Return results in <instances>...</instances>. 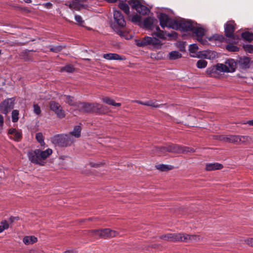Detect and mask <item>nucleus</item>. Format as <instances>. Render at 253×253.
Returning <instances> with one entry per match:
<instances>
[{
	"mask_svg": "<svg viewBox=\"0 0 253 253\" xmlns=\"http://www.w3.org/2000/svg\"><path fill=\"white\" fill-rule=\"evenodd\" d=\"M160 25L162 28L168 27L184 31H192L196 23L183 19L172 20L167 15L160 13L158 15Z\"/></svg>",
	"mask_w": 253,
	"mask_h": 253,
	"instance_id": "nucleus-1",
	"label": "nucleus"
},
{
	"mask_svg": "<svg viewBox=\"0 0 253 253\" xmlns=\"http://www.w3.org/2000/svg\"><path fill=\"white\" fill-rule=\"evenodd\" d=\"M175 34L174 32L167 34L161 30L159 27H156V31L152 34V37L146 36L142 39L135 40V43L140 47L149 45L153 48H159L162 44L159 39L164 40L167 37H173Z\"/></svg>",
	"mask_w": 253,
	"mask_h": 253,
	"instance_id": "nucleus-2",
	"label": "nucleus"
},
{
	"mask_svg": "<svg viewBox=\"0 0 253 253\" xmlns=\"http://www.w3.org/2000/svg\"><path fill=\"white\" fill-rule=\"evenodd\" d=\"M52 153V149L48 148L45 151L37 149L31 150L28 153L29 160L32 163L40 166H44L45 162H42Z\"/></svg>",
	"mask_w": 253,
	"mask_h": 253,
	"instance_id": "nucleus-3",
	"label": "nucleus"
},
{
	"mask_svg": "<svg viewBox=\"0 0 253 253\" xmlns=\"http://www.w3.org/2000/svg\"><path fill=\"white\" fill-rule=\"evenodd\" d=\"M237 64H215L207 69V74L210 77L217 78L221 72L232 73L235 71Z\"/></svg>",
	"mask_w": 253,
	"mask_h": 253,
	"instance_id": "nucleus-4",
	"label": "nucleus"
},
{
	"mask_svg": "<svg viewBox=\"0 0 253 253\" xmlns=\"http://www.w3.org/2000/svg\"><path fill=\"white\" fill-rule=\"evenodd\" d=\"M198 47L196 44H192L189 45V50L191 57L212 59L217 56V53L214 51L211 50L198 51Z\"/></svg>",
	"mask_w": 253,
	"mask_h": 253,
	"instance_id": "nucleus-5",
	"label": "nucleus"
},
{
	"mask_svg": "<svg viewBox=\"0 0 253 253\" xmlns=\"http://www.w3.org/2000/svg\"><path fill=\"white\" fill-rule=\"evenodd\" d=\"M167 151L169 153H187L188 152H194V150L193 148L181 146L178 144H170L167 145Z\"/></svg>",
	"mask_w": 253,
	"mask_h": 253,
	"instance_id": "nucleus-6",
	"label": "nucleus"
},
{
	"mask_svg": "<svg viewBox=\"0 0 253 253\" xmlns=\"http://www.w3.org/2000/svg\"><path fill=\"white\" fill-rule=\"evenodd\" d=\"M15 99L14 97L7 98L0 103V113L7 115L8 113L13 109Z\"/></svg>",
	"mask_w": 253,
	"mask_h": 253,
	"instance_id": "nucleus-7",
	"label": "nucleus"
},
{
	"mask_svg": "<svg viewBox=\"0 0 253 253\" xmlns=\"http://www.w3.org/2000/svg\"><path fill=\"white\" fill-rule=\"evenodd\" d=\"M128 2L132 8L142 15H147L150 12L149 9L142 4L138 0H129Z\"/></svg>",
	"mask_w": 253,
	"mask_h": 253,
	"instance_id": "nucleus-8",
	"label": "nucleus"
},
{
	"mask_svg": "<svg viewBox=\"0 0 253 253\" xmlns=\"http://www.w3.org/2000/svg\"><path fill=\"white\" fill-rule=\"evenodd\" d=\"M108 111L109 108L107 106L96 102L91 103V113L102 115L107 113Z\"/></svg>",
	"mask_w": 253,
	"mask_h": 253,
	"instance_id": "nucleus-9",
	"label": "nucleus"
},
{
	"mask_svg": "<svg viewBox=\"0 0 253 253\" xmlns=\"http://www.w3.org/2000/svg\"><path fill=\"white\" fill-rule=\"evenodd\" d=\"M195 236L184 233H172V242H188Z\"/></svg>",
	"mask_w": 253,
	"mask_h": 253,
	"instance_id": "nucleus-10",
	"label": "nucleus"
},
{
	"mask_svg": "<svg viewBox=\"0 0 253 253\" xmlns=\"http://www.w3.org/2000/svg\"><path fill=\"white\" fill-rule=\"evenodd\" d=\"M234 25V22L233 21L227 22L225 25V34L226 37L233 38L235 40V37L233 35L235 30Z\"/></svg>",
	"mask_w": 253,
	"mask_h": 253,
	"instance_id": "nucleus-11",
	"label": "nucleus"
},
{
	"mask_svg": "<svg viewBox=\"0 0 253 253\" xmlns=\"http://www.w3.org/2000/svg\"><path fill=\"white\" fill-rule=\"evenodd\" d=\"M114 19L115 22L120 27H123L126 26V21L124 19V16L119 10H114Z\"/></svg>",
	"mask_w": 253,
	"mask_h": 253,
	"instance_id": "nucleus-12",
	"label": "nucleus"
},
{
	"mask_svg": "<svg viewBox=\"0 0 253 253\" xmlns=\"http://www.w3.org/2000/svg\"><path fill=\"white\" fill-rule=\"evenodd\" d=\"M49 106L50 109L57 114L58 118H63V112L59 103L51 101L49 102Z\"/></svg>",
	"mask_w": 253,
	"mask_h": 253,
	"instance_id": "nucleus-13",
	"label": "nucleus"
},
{
	"mask_svg": "<svg viewBox=\"0 0 253 253\" xmlns=\"http://www.w3.org/2000/svg\"><path fill=\"white\" fill-rule=\"evenodd\" d=\"M77 107L80 112L91 113V103L80 102L77 104Z\"/></svg>",
	"mask_w": 253,
	"mask_h": 253,
	"instance_id": "nucleus-14",
	"label": "nucleus"
},
{
	"mask_svg": "<svg viewBox=\"0 0 253 253\" xmlns=\"http://www.w3.org/2000/svg\"><path fill=\"white\" fill-rule=\"evenodd\" d=\"M117 231L111 230L109 228L101 229V238H107L114 237L118 235Z\"/></svg>",
	"mask_w": 253,
	"mask_h": 253,
	"instance_id": "nucleus-15",
	"label": "nucleus"
},
{
	"mask_svg": "<svg viewBox=\"0 0 253 253\" xmlns=\"http://www.w3.org/2000/svg\"><path fill=\"white\" fill-rule=\"evenodd\" d=\"M8 134L13 135V139L16 142H20L22 139V133L21 131H18L15 128H9L8 130Z\"/></svg>",
	"mask_w": 253,
	"mask_h": 253,
	"instance_id": "nucleus-16",
	"label": "nucleus"
},
{
	"mask_svg": "<svg viewBox=\"0 0 253 253\" xmlns=\"http://www.w3.org/2000/svg\"><path fill=\"white\" fill-rule=\"evenodd\" d=\"M223 168L221 164L218 163H207L206 165L205 169L207 171H212L221 169Z\"/></svg>",
	"mask_w": 253,
	"mask_h": 253,
	"instance_id": "nucleus-17",
	"label": "nucleus"
},
{
	"mask_svg": "<svg viewBox=\"0 0 253 253\" xmlns=\"http://www.w3.org/2000/svg\"><path fill=\"white\" fill-rule=\"evenodd\" d=\"M52 142L56 146H63V134H60L54 135L51 138Z\"/></svg>",
	"mask_w": 253,
	"mask_h": 253,
	"instance_id": "nucleus-18",
	"label": "nucleus"
},
{
	"mask_svg": "<svg viewBox=\"0 0 253 253\" xmlns=\"http://www.w3.org/2000/svg\"><path fill=\"white\" fill-rule=\"evenodd\" d=\"M133 102H135L137 104H139L147 106H150V107H154V108H159L161 106L163 105V104L159 105L157 103L156 101H153L152 100H149V101H145V102H143V101H142L140 100H135V101H134Z\"/></svg>",
	"mask_w": 253,
	"mask_h": 253,
	"instance_id": "nucleus-19",
	"label": "nucleus"
},
{
	"mask_svg": "<svg viewBox=\"0 0 253 253\" xmlns=\"http://www.w3.org/2000/svg\"><path fill=\"white\" fill-rule=\"evenodd\" d=\"M197 37V38H200L205 34V30L199 26L197 23L196 26L193 28L192 31Z\"/></svg>",
	"mask_w": 253,
	"mask_h": 253,
	"instance_id": "nucleus-20",
	"label": "nucleus"
},
{
	"mask_svg": "<svg viewBox=\"0 0 253 253\" xmlns=\"http://www.w3.org/2000/svg\"><path fill=\"white\" fill-rule=\"evenodd\" d=\"M82 127L80 125L75 126L74 127L73 131H71L69 133L73 137L76 138H79L81 135Z\"/></svg>",
	"mask_w": 253,
	"mask_h": 253,
	"instance_id": "nucleus-21",
	"label": "nucleus"
},
{
	"mask_svg": "<svg viewBox=\"0 0 253 253\" xmlns=\"http://www.w3.org/2000/svg\"><path fill=\"white\" fill-rule=\"evenodd\" d=\"M168 57L170 60H175L181 58L182 55L178 51H172L169 53Z\"/></svg>",
	"mask_w": 253,
	"mask_h": 253,
	"instance_id": "nucleus-22",
	"label": "nucleus"
},
{
	"mask_svg": "<svg viewBox=\"0 0 253 253\" xmlns=\"http://www.w3.org/2000/svg\"><path fill=\"white\" fill-rule=\"evenodd\" d=\"M103 102L110 105L116 107H120L121 104L120 103H116L113 99H110L109 97H105L102 99Z\"/></svg>",
	"mask_w": 253,
	"mask_h": 253,
	"instance_id": "nucleus-23",
	"label": "nucleus"
},
{
	"mask_svg": "<svg viewBox=\"0 0 253 253\" xmlns=\"http://www.w3.org/2000/svg\"><path fill=\"white\" fill-rule=\"evenodd\" d=\"M75 142L73 137L70 134H64V146H71Z\"/></svg>",
	"mask_w": 253,
	"mask_h": 253,
	"instance_id": "nucleus-24",
	"label": "nucleus"
},
{
	"mask_svg": "<svg viewBox=\"0 0 253 253\" xmlns=\"http://www.w3.org/2000/svg\"><path fill=\"white\" fill-rule=\"evenodd\" d=\"M37 238L34 236H26L23 238V241L26 245L33 244L37 242Z\"/></svg>",
	"mask_w": 253,
	"mask_h": 253,
	"instance_id": "nucleus-25",
	"label": "nucleus"
},
{
	"mask_svg": "<svg viewBox=\"0 0 253 253\" xmlns=\"http://www.w3.org/2000/svg\"><path fill=\"white\" fill-rule=\"evenodd\" d=\"M104 58L107 60H122V58L118 54L115 53H107L103 55Z\"/></svg>",
	"mask_w": 253,
	"mask_h": 253,
	"instance_id": "nucleus-26",
	"label": "nucleus"
},
{
	"mask_svg": "<svg viewBox=\"0 0 253 253\" xmlns=\"http://www.w3.org/2000/svg\"><path fill=\"white\" fill-rule=\"evenodd\" d=\"M157 169L162 171H166L173 169V167L171 165L160 164L156 166Z\"/></svg>",
	"mask_w": 253,
	"mask_h": 253,
	"instance_id": "nucleus-27",
	"label": "nucleus"
},
{
	"mask_svg": "<svg viewBox=\"0 0 253 253\" xmlns=\"http://www.w3.org/2000/svg\"><path fill=\"white\" fill-rule=\"evenodd\" d=\"M167 145L164 147H155L154 152L157 153L159 155H164L168 152Z\"/></svg>",
	"mask_w": 253,
	"mask_h": 253,
	"instance_id": "nucleus-28",
	"label": "nucleus"
},
{
	"mask_svg": "<svg viewBox=\"0 0 253 253\" xmlns=\"http://www.w3.org/2000/svg\"><path fill=\"white\" fill-rule=\"evenodd\" d=\"M119 4V7L127 15L129 13V9L128 5L126 3H124V1H120Z\"/></svg>",
	"mask_w": 253,
	"mask_h": 253,
	"instance_id": "nucleus-29",
	"label": "nucleus"
},
{
	"mask_svg": "<svg viewBox=\"0 0 253 253\" xmlns=\"http://www.w3.org/2000/svg\"><path fill=\"white\" fill-rule=\"evenodd\" d=\"M88 235L95 238L98 237L101 238V229L89 230Z\"/></svg>",
	"mask_w": 253,
	"mask_h": 253,
	"instance_id": "nucleus-30",
	"label": "nucleus"
},
{
	"mask_svg": "<svg viewBox=\"0 0 253 253\" xmlns=\"http://www.w3.org/2000/svg\"><path fill=\"white\" fill-rule=\"evenodd\" d=\"M153 23V19L151 17L146 18L143 21V25L146 28H149Z\"/></svg>",
	"mask_w": 253,
	"mask_h": 253,
	"instance_id": "nucleus-31",
	"label": "nucleus"
},
{
	"mask_svg": "<svg viewBox=\"0 0 253 253\" xmlns=\"http://www.w3.org/2000/svg\"><path fill=\"white\" fill-rule=\"evenodd\" d=\"M242 37L243 39L248 41H251L253 40V34L248 32L242 33Z\"/></svg>",
	"mask_w": 253,
	"mask_h": 253,
	"instance_id": "nucleus-32",
	"label": "nucleus"
},
{
	"mask_svg": "<svg viewBox=\"0 0 253 253\" xmlns=\"http://www.w3.org/2000/svg\"><path fill=\"white\" fill-rule=\"evenodd\" d=\"M19 111L17 110H13L12 111L11 113V117H12V121L13 123H16L18 121L19 117Z\"/></svg>",
	"mask_w": 253,
	"mask_h": 253,
	"instance_id": "nucleus-33",
	"label": "nucleus"
},
{
	"mask_svg": "<svg viewBox=\"0 0 253 253\" xmlns=\"http://www.w3.org/2000/svg\"><path fill=\"white\" fill-rule=\"evenodd\" d=\"M64 96H66V102L68 103L69 105L71 106H77V104H76L73 96L65 95H64Z\"/></svg>",
	"mask_w": 253,
	"mask_h": 253,
	"instance_id": "nucleus-34",
	"label": "nucleus"
},
{
	"mask_svg": "<svg viewBox=\"0 0 253 253\" xmlns=\"http://www.w3.org/2000/svg\"><path fill=\"white\" fill-rule=\"evenodd\" d=\"M230 143H237L241 141V137L239 135H230Z\"/></svg>",
	"mask_w": 253,
	"mask_h": 253,
	"instance_id": "nucleus-35",
	"label": "nucleus"
},
{
	"mask_svg": "<svg viewBox=\"0 0 253 253\" xmlns=\"http://www.w3.org/2000/svg\"><path fill=\"white\" fill-rule=\"evenodd\" d=\"M160 239L172 242V233L163 235L160 237Z\"/></svg>",
	"mask_w": 253,
	"mask_h": 253,
	"instance_id": "nucleus-36",
	"label": "nucleus"
},
{
	"mask_svg": "<svg viewBox=\"0 0 253 253\" xmlns=\"http://www.w3.org/2000/svg\"><path fill=\"white\" fill-rule=\"evenodd\" d=\"M36 139L39 143H44V137H43L42 133V132H38V133H36Z\"/></svg>",
	"mask_w": 253,
	"mask_h": 253,
	"instance_id": "nucleus-37",
	"label": "nucleus"
},
{
	"mask_svg": "<svg viewBox=\"0 0 253 253\" xmlns=\"http://www.w3.org/2000/svg\"><path fill=\"white\" fill-rule=\"evenodd\" d=\"M75 19L77 24L80 26H84V21L83 20L82 17L80 15H75Z\"/></svg>",
	"mask_w": 253,
	"mask_h": 253,
	"instance_id": "nucleus-38",
	"label": "nucleus"
},
{
	"mask_svg": "<svg viewBox=\"0 0 253 253\" xmlns=\"http://www.w3.org/2000/svg\"><path fill=\"white\" fill-rule=\"evenodd\" d=\"M140 20L141 17L137 14L133 15L131 18V21L133 23L139 24Z\"/></svg>",
	"mask_w": 253,
	"mask_h": 253,
	"instance_id": "nucleus-39",
	"label": "nucleus"
},
{
	"mask_svg": "<svg viewBox=\"0 0 253 253\" xmlns=\"http://www.w3.org/2000/svg\"><path fill=\"white\" fill-rule=\"evenodd\" d=\"M74 70L75 69L72 66V64H69L64 67V71L67 72L72 73Z\"/></svg>",
	"mask_w": 253,
	"mask_h": 253,
	"instance_id": "nucleus-40",
	"label": "nucleus"
},
{
	"mask_svg": "<svg viewBox=\"0 0 253 253\" xmlns=\"http://www.w3.org/2000/svg\"><path fill=\"white\" fill-rule=\"evenodd\" d=\"M226 49L229 51H236L238 50V48L234 45L228 44L226 46Z\"/></svg>",
	"mask_w": 253,
	"mask_h": 253,
	"instance_id": "nucleus-41",
	"label": "nucleus"
},
{
	"mask_svg": "<svg viewBox=\"0 0 253 253\" xmlns=\"http://www.w3.org/2000/svg\"><path fill=\"white\" fill-rule=\"evenodd\" d=\"M209 41L212 40H218L222 41L223 39V37L222 36L213 35L208 38Z\"/></svg>",
	"mask_w": 253,
	"mask_h": 253,
	"instance_id": "nucleus-42",
	"label": "nucleus"
},
{
	"mask_svg": "<svg viewBox=\"0 0 253 253\" xmlns=\"http://www.w3.org/2000/svg\"><path fill=\"white\" fill-rule=\"evenodd\" d=\"M238 62V63H250L251 62V59L249 57H244L243 58H241Z\"/></svg>",
	"mask_w": 253,
	"mask_h": 253,
	"instance_id": "nucleus-43",
	"label": "nucleus"
},
{
	"mask_svg": "<svg viewBox=\"0 0 253 253\" xmlns=\"http://www.w3.org/2000/svg\"><path fill=\"white\" fill-rule=\"evenodd\" d=\"M34 113L37 115H39L41 113V108L38 104L34 105Z\"/></svg>",
	"mask_w": 253,
	"mask_h": 253,
	"instance_id": "nucleus-44",
	"label": "nucleus"
},
{
	"mask_svg": "<svg viewBox=\"0 0 253 253\" xmlns=\"http://www.w3.org/2000/svg\"><path fill=\"white\" fill-rule=\"evenodd\" d=\"M230 135H221L220 136V139L222 140L225 142L230 143Z\"/></svg>",
	"mask_w": 253,
	"mask_h": 253,
	"instance_id": "nucleus-45",
	"label": "nucleus"
},
{
	"mask_svg": "<svg viewBox=\"0 0 253 253\" xmlns=\"http://www.w3.org/2000/svg\"><path fill=\"white\" fill-rule=\"evenodd\" d=\"M197 40L203 45H207L208 44V41L206 39L203 38L202 37L200 38H197Z\"/></svg>",
	"mask_w": 253,
	"mask_h": 253,
	"instance_id": "nucleus-46",
	"label": "nucleus"
},
{
	"mask_svg": "<svg viewBox=\"0 0 253 253\" xmlns=\"http://www.w3.org/2000/svg\"><path fill=\"white\" fill-rule=\"evenodd\" d=\"M1 226L4 228V229H7L9 227V224L6 220H3L1 221Z\"/></svg>",
	"mask_w": 253,
	"mask_h": 253,
	"instance_id": "nucleus-47",
	"label": "nucleus"
},
{
	"mask_svg": "<svg viewBox=\"0 0 253 253\" xmlns=\"http://www.w3.org/2000/svg\"><path fill=\"white\" fill-rule=\"evenodd\" d=\"M245 242L249 246L253 247V238H248L245 240Z\"/></svg>",
	"mask_w": 253,
	"mask_h": 253,
	"instance_id": "nucleus-48",
	"label": "nucleus"
},
{
	"mask_svg": "<svg viewBox=\"0 0 253 253\" xmlns=\"http://www.w3.org/2000/svg\"><path fill=\"white\" fill-rule=\"evenodd\" d=\"M20 219V218L19 216H10L9 218V220L10 222V223H12L15 220H18Z\"/></svg>",
	"mask_w": 253,
	"mask_h": 253,
	"instance_id": "nucleus-49",
	"label": "nucleus"
},
{
	"mask_svg": "<svg viewBox=\"0 0 253 253\" xmlns=\"http://www.w3.org/2000/svg\"><path fill=\"white\" fill-rule=\"evenodd\" d=\"M44 7H46V8L49 9L51 8L52 6V4L50 2H46L42 4Z\"/></svg>",
	"mask_w": 253,
	"mask_h": 253,
	"instance_id": "nucleus-50",
	"label": "nucleus"
},
{
	"mask_svg": "<svg viewBox=\"0 0 253 253\" xmlns=\"http://www.w3.org/2000/svg\"><path fill=\"white\" fill-rule=\"evenodd\" d=\"M239 65L242 69H247L250 67V64H239Z\"/></svg>",
	"mask_w": 253,
	"mask_h": 253,
	"instance_id": "nucleus-51",
	"label": "nucleus"
},
{
	"mask_svg": "<svg viewBox=\"0 0 253 253\" xmlns=\"http://www.w3.org/2000/svg\"><path fill=\"white\" fill-rule=\"evenodd\" d=\"M101 165V164H100V163H93V162H91V163H89V165H90L91 167H93V168H98V167H99Z\"/></svg>",
	"mask_w": 253,
	"mask_h": 253,
	"instance_id": "nucleus-52",
	"label": "nucleus"
},
{
	"mask_svg": "<svg viewBox=\"0 0 253 253\" xmlns=\"http://www.w3.org/2000/svg\"><path fill=\"white\" fill-rule=\"evenodd\" d=\"M4 124V118L2 115L0 114V127H2Z\"/></svg>",
	"mask_w": 253,
	"mask_h": 253,
	"instance_id": "nucleus-53",
	"label": "nucleus"
},
{
	"mask_svg": "<svg viewBox=\"0 0 253 253\" xmlns=\"http://www.w3.org/2000/svg\"><path fill=\"white\" fill-rule=\"evenodd\" d=\"M224 63H231V64H232V63H237V62L233 59H228L227 60H226L224 62Z\"/></svg>",
	"mask_w": 253,
	"mask_h": 253,
	"instance_id": "nucleus-54",
	"label": "nucleus"
},
{
	"mask_svg": "<svg viewBox=\"0 0 253 253\" xmlns=\"http://www.w3.org/2000/svg\"><path fill=\"white\" fill-rule=\"evenodd\" d=\"M207 64H197V67L200 69L205 68Z\"/></svg>",
	"mask_w": 253,
	"mask_h": 253,
	"instance_id": "nucleus-55",
	"label": "nucleus"
},
{
	"mask_svg": "<svg viewBox=\"0 0 253 253\" xmlns=\"http://www.w3.org/2000/svg\"><path fill=\"white\" fill-rule=\"evenodd\" d=\"M250 52H253V45H248V48L247 49Z\"/></svg>",
	"mask_w": 253,
	"mask_h": 253,
	"instance_id": "nucleus-56",
	"label": "nucleus"
},
{
	"mask_svg": "<svg viewBox=\"0 0 253 253\" xmlns=\"http://www.w3.org/2000/svg\"><path fill=\"white\" fill-rule=\"evenodd\" d=\"M64 253H76V251L74 250H67L64 252Z\"/></svg>",
	"mask_w": 253,
	"mask_h": 253,
	"instance_id": "nucleus-57",
	"label": "nucleus"
},
{
	"mask_svg": "<svg viewBox=\"0 0 253 253\" xmlns=\"http://www.w3.org/2000/svg\"><path fill=\"white\" fill-rule=\"evenodd\" d=\"M245 124H248L249 126H253V120H250V121H248L246 123H244Z\"/></svg>",
	"mask_w": 253,
	"mask_h": 253,
	"instance_id": "nucleus-58",
	"label": "nucleus"
},
{
	"mask_svg": "<svg viewBox=\"0 0 253 253\" xmlns=\"http://www.w3.org/2000/svg\"><path fill=\"white\" fill-rule=\"evenodd\" d=\"M32 50H26L25 53H27L28 55L31 54V52H32Z\"/></svg>",
	"mask_w": 253,
	"mask_h": 253,
	"instance_id": "nucleus-59",
	"label": "nucleus"
},
{
	"mask_svg": "<svg viewBox=\"0 0 253 253\" xmlns=\"http://www.w3.org/2000/svg\"><path fill=\"white\" fill-rule=\"evenodd\" d=\"M4 230V228L3 227V226H1V225H0V233H1L3 232V231Z\"/></svg>",
	"mask_w": 253,
	"mask_h": 253,
	"instance_id": "nucleus-60",
	"label": "nucleus"
},
{
	"mask_svg": "<svg viewBox=\"0 0 253 253\" xmlns=\"http://www.w3.org/2000/svg\"><path fill=\"white\" fill-rule=\"evenodd\" d=\"M84 221L85 220H88V221H90V220H92V218H88L87 219H84Z\"/></svg>",
	"mask_w": 253,
	"mask_h": 253,
	"instance_id": "nucleus-61",
	"label": "nucleus"
},
{
	"mask_svg": "<svg viewBox=\"0 0 253 253\" xmlns=\"http://www.w3.org/2000/svg\"><path fill=\"white\" fill-rule=\"evenodd\" d=\"M197 63L199 64V63H205L204 62H202L201 60H199L198 61H197Z\"/></svg>",
	"mask_w": 253,
	"mask_h": 253,
	"instance_id": "nucleus-62",
	"label": "nucleus"
},
{
	"mask_svg": "<svg viewBox=\"0 0 253 253\" xmlns=\"http://www.w3.org/2000/svg\"><path fill=\"white\" fill-rule=\"evenodd\" d=\"M25 2H27V3H29L31 1V0H24Z\"/></svg>",
	"mask_w": 253,
	"mask_h": 253,
	"instance_id": "nucleus-63",
	"label": "nucleus"
},
{
	"mask_svg": "<svg viewBox=\"0 0 253 253\" xmlns=\"http://www.w3.org/2000/svg\"><path fill=\"white\" fill-rule=\"evenodd\" d=\"M41 146H43L44 145H45V142H44V143H40Z\"/></svg>",
	"mask_w": 253,
	"mask_h": 253,
	"instance_id": "nucleus-64",
	"label": "nucleus"
}]
</instances>
